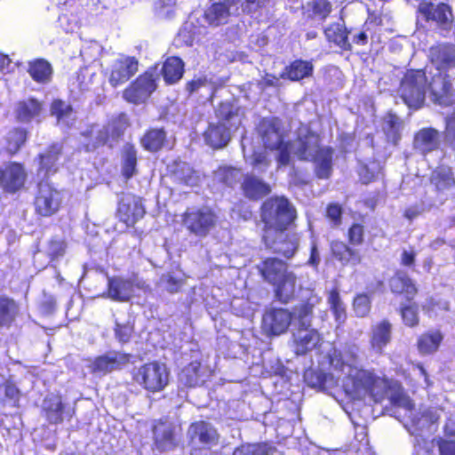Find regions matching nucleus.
Segmentation results:
<instances>
[{"label":"nucleus","mask_w":455,"mask_h":455,"mask_svg":"<svg viewBox=\"0 0 455 455\" xmlns=\"http://www.w3.org/2000/svg\"><path fill=\"white\" fill-rule=\"evenodd\" d=\"M217 218L208 208L190 209L183 216L187 229L198 237H205L216 225Z\"/></svg>","instance_id":"obj_12"},{"label":"nucleus","mask_w":455,"mask_h":455,"mask_svg":"<svg viewBox=\"0 0 455 455\" xmlns=\"http://www.w3.org/2000/svg\"><path fill=\"white\" fill-rule=\"evenodd\" d=\"M324 35L329 42L334 43L341 49L347 50L350 44L347 40V33L343 24L334 23L324 29Z\"/></svg>","instance_id":"obj_38"},{"label":"nucleus","mask_w":455,"mask_h":455,"mask_svg":"<svg viewBox=\"0 0 455 455\" xmlns=\"http://www.w3.org/2000/svg\"><path fill=\"white\" fill-rule=\"evenodd\" d=\"M207 370L203 369L200 363L193 362L184 368L180 373V380L188 387H196L205 382Z\"/></svg>","instance_id":"obj_34"},{"label":"nucleus","mask_w":455,"mask_h":455,"mask_svg":"<svg viewBox=\"0 0 455 455\" xmlns=\"http://www.w3.org/2000/svg\"><path fill=\"white\" fill-rule=\"evenodd\" d=\"M333 257L342 265L351 264L355 266L362 261V256L356 250L350 249L345 243L333 241L331 243Z\"/></svg>","instance_id":"obj_33"},{"label":"nucleus","mask_w":455,"mask_h":455,"mask_svg":"<svg viewBox=\"0 0 455 455\" xmlns=\"http://www.w3.org/2000/svg\"><path fill=\"white\" fill-rule=\"evenodd\" d=\"M297 276L290 271L280 280L273 284L275 297L283 303L289 302L293 299L296 292Z\"/></svg>","instance_id":"obj_30"},{"label":"nucleus","mask_w":455,"mask_h":455,"mask_svg":"<svg viewBox=\"0 0 455 455\" xmlns=\"http://www.w3.org/2000/svg\"><path fill=\"white\" fill-rule=\"evenodd\" d=\"M128 126L126 115L121 114L108 123L107 126L92 125L90 130L83 133L84 148L87 151L93 150L99 146L117 139Z\"/></svg>","instance_id":"obj_7"},{"label":"nucleus","mask_w":455,"mask_h":455,"mask_svg":"<svg viewBox=\"0 0 455 455\" xmlns=\"http://www.w3.org/2000/svg\"><path fill=\"white\" fill-rule=\"evenodd\" d=\"M266 245L274 251L291 258L299 247V237L297 233L283 229L271 235L269 239H263Z\"/></svg>","instance_id":"obj_20"},{"label":"nucleus","mask_w":455,"mask_h":455,"mask_svg":"<svg viewBox=\"0 0 455 455\" xmlns=\"http://www.w3.org/2000/svg\"><path fill=\"white\" fill-rule=\"evenodd\" d=\"M217 122H211L204 133L207 145L220 148L228 144L231 133L242 124L244 116L243 108L233 104L221 103L216 110Z\"/></svg>","instance_id":"obj_5"},{"label":"nucleus","mask_w":455,"mask_h":455,"mask_svg":"<svg viewBox=\"0 0 455 455\" xmlns=\"http://www.w3.org/2000/svg\"><path fill=\"white\" fill-rule=\"evenodd\" d=\"M363 227L359 224H354L348 230L349 242L353 245H359L363 241Z\"/></svg>","instance_id":"obj_64"},{"label":"nucleus","mask_w":455,"mask_h":455,"mask_svg":"<svg viewBox=\"0 0 455 455\" xmlns=\"http://www.w3.org/2000/svg\"><path fill=\"white\" fill-rule=\"evenodd\" d=\"M66 249L65 242L61 239H52L50 241L47 248L48 255L52 259L63 256Z\"/></svg>","instance_id":"obj_62"},{"label":"nucleus","mask_w":455,"mask_h":455,"mask_svg":"<svg viewBox=\"0 0 455 455\" xmlns=\"http://www.w3.org/2000/svg\"><path fill=\"white\" fill-rule=\"evenodd\" d=\"M299 307L296 306L292 313L283 308H272L263 315L262 329L268 336H278L284 333L289 326L294 327L295 310Z\"/></svg>","instance_id":"obj_14"},{"label":"nucleus","mask_w":455,"mask_h":455,"mask_svg":"<svg viewBox=\"0 0 455 455\" xmlns=\"http://www.w3.org/2000/svg\"><path fill=\"white\" fill-rule=\"evenodd\" d=\"M401 122L398 116L389 114L385 117L384 130L386 131L388 138H390L394 142L398 140Z\"/></svg>","instance_id":"obj_56"},{"label":"nucleus","mask_w":455,"mask_h":455,"mask_svg":"<svg viewBox=\"0 0 455 455\" xmlns=\"http://www.w3.org/2000/svg\"><path fill=\"white\" fill-rule=\"evenodd\" d=\"M313 70L314 66L311 61L297 60L287 66L278 76L266 74L260 83L266 86H277L281 78L289 79L291 81H299L311 76Z\"/></svg>","instance_id":"obj_16"},{"label":"nucleus","mask_w":455,"mask_h":455,"mask_svg":"<svg viewBox=\"0 0 455 455\" xmlns=\"http://www.w3.org/2000/svg\"><path fill=\"white\" fill-rule=\"evenodd\" d=\"M389 284L393 292L404 294L408 299H411L417 291L415 285L403 273H397L393 276Z\"/></svg>","instance_id":"obj_39"},{"label":"nucleus","mask_w":455,"mask_h":455,"mask_svg":"<svg viewBox=\"0 0 455 455\" xmlns=\"http://www.w3.org/2000/svg\"><path fill=\"white\" fill-rule=\"evenodd\" d=\"M61 147L58 144L52 145L44 154L40 156V168L38 175L48 177L54 174L60 164Z\"/></svg>","instance_id":"obj_28"},{"label":"nucleus","mask_w":455,"mask_h":455,"mask_svg":"<svg viewBox=\"0 0 455 455\" xmlns=\"http://www.w3.org/2000/svg\"><path fill=\"white\" fill-rule=\"evenodd\" d=\"M145 214L141 199L133 195L124 196L118 205L117 216L127 227L133 226Z\"/></svg>","instance_id":"obj_21"},{"label":"nucleus","mask_w":455,"mask_h":455,"mask_svg":"<svg viewBox=\"0 0 455 455\" xmlns=\"http://www.w3.org/2000/svg\"><path fill=\"white\" fill-rule=\"evenodd\" d=\"M87 21L84 6H76L59 17L60 27L66 33H77L83 26L87 24Z\"/></svg>","instance_id":"obj_27"},{"label":"nucleus","mask_w":455,"mask_h":455,"mask_svg":"<svg viewBox=\"0 0 455 455\" xmlns=\"http://www.w3.org/2000/svg\"><path fill=\"white\" fill-rule=\"evenodd\" d=\"M28 73L38 83H48L52 69L51 65L44 60H36L29 63Z\"/></svg>","instance_id":"obj_42"},{"label":"nucleus","mask_w":455,"mask_h":455,"mask_svg":"<svg viewBox=\"0 0 455 455\" xmlns=\"http://www.w3.org/2000/svg\"><path fill=\"white\" fill-rule=\"evenodd\" d=\"M188 435L193 447L191 455H203V451L216 445L219 441L216 429L205 421L191 424Z\"/></svg>","instance_id":"obj_11"},{"label":"nucleus","mask_w":455,"mask_h":455,"mask_svg":"<svg viewBox=\"0 0 455 455\" xmlns=\"http://www.w3.org/2000/svg\"><path fill=\"white\" fill-rule=\"evenodd\" d=\"M327 301L336 321L339 323H343L347 317L346 306L342 302L336 288L329 292Z\"/></svg>","instance_id":"obj_46"},{"label":"nucleus","mask_w":455,"mask_h":455,"mask_svg":"<svg viewBox=\"0 0 455 455\" xmlns=\"http://www.w3.org/2000/svg\"><path fill=\"white\" fill-rule=\"evenodd\" d=\"M157 77L156 70H148L140 75L124 91V99L133 104L143 103L156 89V81Z\"/></svg>","instance_id":"obj_13"},{"label":"nucleus","mask_w":455,"mask_h":455,"mask_svg":"<svg viewBox=\"0 0 455 455\" xmlns=\"http://www.w3.org/2000/svg\"><path fill=\"white\" fill-rule=\"evenodd\" d=\"M402 317L404 323L410 327L415 326L419 323L417 308L413 306H408L402 309Z\"/></svg>","instance_id":"obj_63"},{"label":"nucleus","mask_w":455,"mask_h":455,"mask_svg":"<svg viewBox=\"0 0 455 455\" xmlns=\"http://www.w3.org/2000/svg\"><path fill=\"white\" fill-rule=\"evenodd\" d=\"M144 283L137 276L124 278L122 276L109 277L108 281V291L102 297L108 298L115 301H128L135 293L136 289H143Z\"/></svg>","instance_id":"obj_15"},{"label":"nucleus","mask_w":455,"mask_h":455,"mask_svg":"<svg viewBox=\"0 0 455 455\" xmlns=\"http://www.w3.org/2000/svg\"><path fill=\"white\" fill-rule=\"evenodd\" d=\"M165 132L161 129H153L145 134L141 142L143 147L152 152L159 150L165 140Z\"/></svg>","instance_id":"obj_47"},{"label":"nucleus","mask_w":455,"mask_h":455,"mask_svg":"<svg viewBox=\"0 0 455 455\" xmlns=\"http://www.w3.org/2000/svg\"><path fill=\"white\" fill-rule=\"evenodd\" d=\"M270 0H244L241 4L242 12L251 16H257L267 7Z\"/></svg>","instance_id":"obj_55"},{"label":"nucleus","mask_w":455,"mask_h":455,"mask_svg":"<svg viewBox=\"0 0 455 455\" xmlns=\"http://www.w3.org/2000/svg\"><path fill=\"white\" fill-rule=\"evenodd\" d=\"M164 80L172 84L180 80L183 75V62L180 58L171 57L167 59L162 68Z\"/></svg>","instance_id":"obj_40"},{"label":"nucleus","mask_w":455,"mask_h":455,"mask_svg":"<svg viewBox=\"0 0 455 455\" xmlns=\"http://www.w3.org/2000/svg\"><path fill=\"white\" fill-rule=\"evenodd\" d=\"M353 307L357 316H365L371 308V301L369 297L366 294L357 295L354 299Z\"/></svg>","instance_id":"obj_59"},{"label":"nucleus","mask_w":455,"mask_h":455,"mask_svg":"<svg viewBox=\"0 0 455 455\" xmlns=\"http://www.w3.org/2000/svg\"><path fill=\"white\" fill-rule=\"evenodd\" d=\"M25 180L26 172L19 164L12 163L4 171L0 170V182L7 191H17L24 185Z\"/></svg>","instance_id":"obj_24"},{"label":"nucleus","mask_w":455,"mask_h":455,"mask_svg":"<svg viewBox=\"0 0 455 455\" xmlns=\"http://www.w3.org/2000/svg\"><path fill=\"white\" fill-rule=\"evenodd\" d=\"M428 89L431 100L441 107L455 105V89L450 79L455 76V46L440 44L430 48ZM445 135L455 149V112L447 119Z\"/></svg>","instance_id":"obj_3"},{"label":"nucleus","mask_w":455,"mask_h":455,"mask_svg":"<svg viewBox=\"0 0 455 455\" xmlns=\"http://www.w3.org/2000/svg\"><path fill=\"white\" fill-rule=\"evenodd\" d=\"M26 140V132L21 129L10 131L6 136V149L11 154L16 153Z\"/></svg>","instance_id":"obj_52"},{"label":"nucleus","mask_w":455,"mask_h":455,"mask_svg":"<svg viewBox=\"0 0 455 455\" xmlns=\"http://www.w3.org/2000/svg\"><path fill=\"white\" fill-rule=\"evenodd\" d=\"M259 134L266 148L277 150L279 166L290 164L291 156L300 160H310L315 164L316 175L327 179L331 175L332 150L319 148V136L307 125H301L295 140L285 141L284 127L278 118H265L259 125Z\"/></svg>","instance_id":"obj_1"},{"label":"nucleus","mask_w":455,"mask_h":455,"mask_svg":"<svg viewBox=\"0 0 455 455\" xmlns=\"http://www.w3.org/2000/svg\"><path fill=\"white\" fill-rule=\"evenodd\" d=\"M320 300L319 296L309 291L307 302L301 303L295 310L292 346L297 355H305L320 344L321 337L318 331L310 328L313 308Z\"/></svg>","instance_id":"obj_4"},{"label":"nucleus","mask_w":455,"mask_h":455,"mask_svg":"<svg viewBox=\"0 0 455 455\" xmlns=\"http://www.w3.org/2000/svg\"><path fill=\"white\" fill-rule=\"evenodd\" d=\"M129 362V355L117 352H109L93 360H87L85 367L89 372L96 376H103L119 369Z\"/></svg>","instance_id":"obj_19"},{"label":"nucleus","mask_w":455,"mask_h":455,"mask_svg":"<svg viewBox=\"0 0 455 455\" xmlns=\"http://www.w3.org/2000/svg\"><path fill=\"white\" fill-rule=\"evenodd\" d=\"M418 12L421 19L432 22L443 30L451 29L454 20L451 6L436 0H421Z\"/></svg>","instance_id":"obj_10"},{"label":"nucleus","mask_w":455,"mask_h":455,"mask_svg":"<svg viewBox=\"0 0 455 455\" xmlns=\"http://www.w3.org/2000/svg\"><path fill=\"white\" fill-rule=\"evenodd\" d=\"M213 86L205 77H196L187 84V91L189 93L204 92L206 95L212 96Z\"/></svg>","instance_id":"obj_53"},{"label":"nucleus","mask_w":455,"mask_h":455,"mask_svg":"<svg viewBox=\"0 0 455 455\" xmlns=\"http://www.w3.org/2000/svg\"><path fill=\"white\" fill-rule=\"evenodd\" d=\"M295 218L296 211L285 197L267 199L261 207V219L265 224L263 239H269L277 231L287 229Z\"/></svg>","instance_id":"obj_6"},{"label":"nucleus","mask_w":455,"mask_h":455,"mask_svg":"<svg viewBox=\"0 0 455 455\" xmlns=\"http://www.w3.org/2000/svg\"><path fill=\"white\" fill-rule=\"evenodd\" d=\"M276 451L266 443L246 444L235 450L234 455H273Z\"/></svg>","instance_id":"obj_50"},{"label":"nucleus","mask_w":455,"mask_h":455,"mask_svg":"<svg viewBox=\"0 0 455 455\" xmlns=\"http://www.w3.org/2000/svg\"><path fill=\"white\" fill-rule=\"evenodd\" d=\"M52 115L56 116L59 125H73L76 116L72 108L62 100H54L51 107Z\"/></svg>","instance_id":"obj_37"},{"label":"nucleus","mask_w":455,"mask_h":455,"mask_svg":"<svg viewBox=\"0 0 455 455\" xmlns=\"http://www.w3.org/2000/svg\"><path fill=\"white\" fill-rule=\"evenodd\" d=\"M431 183L442 200L455 196V178L450 167L444 165L437 167L432 172Z\"/></svg>","instance_id":"obj_22"},{"label":"nucleus","mask_w":455,"mask_h":455,"mask_svg":"<svg viewBox=\"0 0 455 455\" xmlns=\"http://www.w3.org/2000/svg\"><path fill=\"white\" fill-rule=\"evenodd\" d=\"M181 285L182 280L170 274L162 275L159 281V286L171 293L177 292Z\"/></svg>","instance_id":"obj_60"},{"label":"nucleus","mask_w":455,"mask_h":455,"mask_svg":"<svg viewBox=\"0 0 455 455\" xmlns=\"http://www.w3.org/2000/svg\"><path fill=\"white\" fill-rule=\"evenodd\" d=\"M332 11L328 0H311L304 7V13L313 20L324 21Z\"/></svg>","instance_id":"obj_35"},{"label":"nucleus","mask_w":455,"mask_h":455,"mask_svg":"<svg viewBox=\"0 0 455 455\" xmlns=\"http://www.w3.org/2000/svg\"><path fill=\"white\" fill-rule=\"evenodd\" d=\"M440 133L434 128H422L414 135L413 146L423 155L437 149L440 146Z\"/></svg>","instance_id":"obj_25"},{"label":"nucleus","mask_w":455,"mask_h":455,"mask_svg":"<svg viewBox=\"0 0 455 455\" xmlns=\"http://www.w3.org/2000/svg\"><path fill=\"white\" fill-rule=\"evenodd\" d=\"M19 313L18 305L14 300L0 297V326L9 327Z\"/></svg>","instance_id":"obj_41"},{"label":"nucleus","mask_w":455,"mask_h":455,"mask_svg":"<svg viewBox=\"0 0 455 455\" xmlns=\"http://www.w3.org/2000/svg\"><path fill=\"white\" fill-rule=\"evenodd\" d=\"M138 71V60L134 57L119 55L108 68V82L116 87L128 81Z\"/></svg>","instance_id":"obj_17"},{"label":"nucleus","mask_w":455,"mask_h":455,"mask_svg":"<svg viewBox=\"0 0 455 455\" xmlns=\"http://www.w3.org/2000/svg\"><path fill=\"white\" fill-rule=\"evenodd\" d=\"M108 4L107 0H87L84 9V14L90 13L92 15H98L103 12L104 10L108 9Z\"/></svg>","instance_id":"obj_61"},{"label":"nucleus","mask_w":455,"mask_h":455,"mask_svg":"<svg viewBox=\"0 0 455 455\" xmlns=\"http://www.w3.org/2000/svg\"><path fill=\"white\" fill-rule=\"evenodd\" d=\"M43 410L47 420L52 424H58L63 420V414L71 417L69 411H64L61 398L56 395H50L43 402Z\"/></svg>","instance_id":"obj_31"},{"label":"nucleus","mask_w":455,"mask_h":455,"mask_svg":"<svg viewBox=\"0 0 455 455\" xmlns=\"http://www.w3.org/2000/svg\"><path fill=\"white\" fill-rule=\"evenodd\" d=\"M443 339L440 331H430L422 334L417 342L418 349L421 355H429L437 351Z\"/></svg>","instance_id":"obj_36"},{"label":"nucleus","mask_w":455,"mask_h":455,"mask_svg":"<svg viewBox=\"0 0 455 455\" xmlns=\"http://www.w3.org/2000/svg\"><path fill=\"white\" fill-rule=\"evenodd\" d=\"M358 347L348 346L342 350L334 349L330 355V363L334 374L341 382V386L352 399L364 400L370 398L375 403L381 402L385 397L401 392L396 383L391 384L384 378L377 376L373 371L359 367Z\"/></svg>","instance_id":"obj_2"},{"label":"nucleus","mask_w":455,"mask_h":455,"mask_svg":"<svg viewBox=\"0 0 455 455\" xmlns=\"http://www.w3.org/2000/svg\"><path fill=\"white\" fill-rule=\"evenodd\" d=\"M239 11L235 12V8L221 1L212 4L204 14H200L203 21L200 23L202 27L206 24L219 26L228 22L231 15H238Z\"/></svg>","instance_id":"obj_23"},{"label":"nucleus","mask_w":455,"mask_h":455,"mask_svg":"<svg viewBox=\"0 0 455 455\" xmlns=\"http://www.w3.org/2000/svg\"><path fill=\"white\" fill-rule=\"evenodd\" d=\"M155 443L160 451H170L176 445L173 427L169 422H159L154 427Z\"/></svg>","instance_id":"obj_32"},{"label":"nucleus","mask_w":455,"mask_h":455,"mask_svg":"<svg viewBox=\"0 0 455 455\" xmlns=\"http://www.w3.org/2000/svg\"><path fill=\"white\" fill-rule=\"evenodd\" d=\"M243 188L245 195L251 198H258L270 192L267 184L254 177H247L243 183Z\"/></svg>","instance_id":"obj_43"},{"label":"nucleus","mask_w":455,"mask_h":455,"mask_svg":"<svg viewBox=\"0 0 455 455\" xmlns=\"http://www.w3.org/2000/svg\"><path fill=\"white\" fill-rule=\"evenodd\" d=\"M40 111V103L33 99L20 102L16 110L18 118L23 122H28L33 117L38 116Z\"/></svg>","instance_id":"obj_45"},{"label":"nucleus","mask_w":455,"mask_h":455,"mask_svg":"<svg viewBox=\"0 0 455 455\" xmlns=\"http://www.w3.org/2000/svg\"><path fill=\"white\" fill-rule=\"evenodd\" d=\"M392 325L389 322L382 320L371 326L370 344L371 349L378 354L383 352L384 347L391 340Z\"/></svg>","instance_id":"obj_26"},{"label":"nucleus","mask_w":455,"mask_h":455,"mask_svg":"<svg viewBox=\"0 0 455 455\" xmlns=\"http://www.w3.org/2000/svg\"><path fill=\"white\" fill-rule=\"evenodd\" d=\"M246 161L257 171L264 172L270 164L267 154L265 151L255 152L251 156H246Z\"/></svg>","instance_id":"obj_58"},{"label":"nucleus","mask_w":455,"mask_h":455,"mask_svg":"<svg viewBox=\"0 0 455 455\" xmlns=\"http://www.w3.org/2000/svg\"><path fill=\"white\" fill-rule=\"evenodd\" d=\"M427 82L428 77L422 70H411L404 75L400 84L399 94L409 108H419L422 106Z\"/></svg>","instance_id":"obj_8"},{"label":"nucleus","mask_w":455,"mask_h":455,"mask_svg":"<svg viewBox=\"0 0 455 455\" xmlns=\"http://www.w3.org/2000/svg\"><path fill=\"white\" fill-rule=\"evenodd\" d=\"M241 178L239 170L231 167H220L214 172V180L232 186Z\"/></svg>","instance_id":"obj_51"},{"label":"nucleus","mask_w":455,"mask_h":455,"mask_svg":"<svg viewBox=\"0 0 455 455\" xmlns=\"http://www.w3.org/2000/svg\"><path fill=\"white\" fill-rule=\"evenodd\" d=\"M177 10L176 0H156L154 4V12L159 19H172Z\"/></svg>","instance_id":"obj_49"},{"label":"nucleus","mask_w":455,"mask_h":455,"mask_svg":"<svg viewBox=\"0 0 455 455\" xmlns=\"http://www.w3.org/2000/svg\"><path fill=\"white\" fill-rule=\"evenodd\" d=\"M197 12L190 15L188 20L184 24L182 29L180 31L178 35V38H183L186 44L191 45L194 40L195 35L197 33L195 29V20H198Z\"/></svg>","instance_id":"obj_54"},{"label":"nucleus","mask_w":455,"mask_h":455,"mask_svg":"<svg viewBox=\"0 0 455 455\" xmlns=\"http://www.w3.org/2000/svg\"><path fill=\"white\" fill-rule=\"evenodd\" d=\"M62 199L61 191L47 182H41L35 201L36 212L43 216H51L59 210Z\"/></svg>","instance_id":"obj_18"},{"label":"nucleus","mask_w":455,"mask_h":455,"mask_svg":"<svg viewBox=\"0 0 455 455\" xmlns=\"http://www.w3.org/2000/svg\"><path fill=\"white\" fill-rule=\"evenodd\" d=\"M178 179L182 180L188 186H196L199 181V174L194 171L188 164H183L180 167V171L176 173Z\"/></svg>","instance_id":"obj_57"},{"label":"nucleus","mask_w":455,"mask_h":455,"mask_svg":"<svg viewBox=\"0 0 455 455\" xmlns=\"http://www.w3.org/2000/svg\"><path fill=\"white\" fill-rule=\"evenodd\" d=\"M137 156L134 148L126 145L123 149L122 172L126 179H130L135 173Z\"/></svg>","instance_id":"obj_44"},{"label":"nucleus","mask_w":455,"mask_h":455,"mask_svg":"<svg viewBox=\"0 0 455 455\" xmlns=\"http://www.w3.org/2000/svg\"><path fill=\"white\" fill-rule=\"evenodd\" d=\"M170 371L164 363L150 362L140 366L134 374L135 381L146 390L156 393L164 389Z\"/></svg>","instance_id":"obj_9"},{"label":"nucleus","mask_w":455,"mask_h":455,"mask_svg":"<svg viewBox=\"0 0 455 455\" xmlns=\"http://www.w3.org/2000/svg\"><path fill=\"white\" fill-rule=\"evenodd\" d=\"M97 75L90 68H81L77 74L76 82H73L72 86L79 89L81 92L88 91L94 84V79Z\"/></svg>","instance_id":"obj_48"},{"label":"nucleus","mask_w":455,"mask_h":455,"mask_svg":"<svg viewBox=\"0 0 455 455\" xmlns=\"http://www.w3.org/2000/svg\"><path fill=\"white\" fill-rule=\"evenodd\" d=\"M259 271L264 279L272 285L290 272L286 263L276 258H268L264 260L259 267Z\"/></svg>","instance_id":"obj_29"}]
</instances>
